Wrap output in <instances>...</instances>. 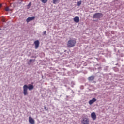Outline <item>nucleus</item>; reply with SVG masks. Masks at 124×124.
I'll use <instances>...</instances> for the list:
<instances>
[{
  "label": "nucleus",
  "mask_w": 124,
  "mask_h": 124,
  "mask_svg": "<svg viewBox=\"0 0 124 124\" xmlns=\"http://www.w3.org/2000/svg\"><path fill=\"white\" fill-rule=\"evenodd\" d=\"M58 1H59V0H53V4H56Z\"/></svg>",
  "instance_id": "obj_13"
},
{
  "label": "nucleus",
  "mask_w": 124,
  "mask_h": 124,
  "mask_svg": "<svg viewBox=\"0 0 124 124\" xmlns=\"http://www.w3.org/2000/svg\"><path fill=\"white\" fill-rule=\"evenodd\" d=\"M95 101H96V99H95V98H93L92 100H90L89 101V104H90V105H92V104H93V103H94Z\"/></svg>",
  "instance_id": "obj_9"
},
{
  "label": "nucleus",
  "mask_w": 124,
  "mask_h": 124,
  "mask_svg": "<svg viewBox=\"0 0 124 124\" xmlns=\"http://www.w3.org/2000/svg\"><path fill=\"white\" fill-rule=\"evenodd\" d=\"M34 19H35V17H34V16L28 17L26 19V22L27 23H29V22H31V21H33V20H34Z\"/></svg>",
  "instance_id": "obj_8"
},
{
  "label": "nucleus",
  "mask_w": 124,
  "mask_h": 124,
  "mask_svg": "<svg viewBox=\"0 0 124 124\" xmlns=\"http://www.w3.org/2000/svg\"><path fill=\"white\" fill-rule=\"evenodd\" d=\"M1 6H2V4H0V8H1Z\"/></svg>",
  "instance_id": "obj_20"
},
{
  "label": "nucleus",
  "mask_w": 124,
  "mask_h": 124,
  "mask_svg": "<svg viewBox=\"0 0 124 124\" xmlns=\"http://www.w3.org/2000/svg\"><path fill=\"white\" fill-rule=\"evenodd\" d=\"M23 94L24 95H28L29 93H28V89L29 91H31V90H33V85L29 84L28 86L27 85H24L23 87Z\"/></svg>",
  "instance_id": "obj_1"
},
{
  "label": "nucleus",
  "mask_w": 124,
  "mask_h": 124,
  "mask_svg": "<svg viewBox=\"0 0 124 124\" xmlns=\"http://www.w3.org/2000/svg\"><path fill=\"white\" fill-rule=\"evenodd\" d=\"M74 21L76 23H79L80 22V19L78 16H76L74 18Z\"/></svg>",
  "instance_id": "obj_10"
},
{
  "label": "nucleus",
  "mask_w": 124,
  "mask_h": 124,
  "mask_svg": "<svg viewBox=\"0 0 124 124\" xmlns=\"http://www.w3.org/2000/svg\"><path fill=\"white\" fill-rule=\"evenodd\" d=\"M75 44H76V40L70 39L68 41L67 46L69 48H72L75 46Z\"/></svg>",
  "instance_id": "obj_2"
},
{
  "label": "nucleus",
  "mask_w": 124,
  "mask_h": 124,
  "mask_svg": "<svg viewBox=\"0 0 124 124\" xmlns=\"http://www.w3.org/2000/svg\"><path fill=\"white\" fill-rule=\"evenodd\" d=\"M46 31H44L43 34L45 35L46 34Z\"/></svg>",
  "instance_id": "obj_19"
},
{
  "label": "nucleus",
  "mask_w": 124,
  "mask_h": 124,
  "mask_svg": "<svg viewBox=\"0 0 124 124\" xmlns=\"http://www.w3.org/2000/svg\"><path fill=\"white\" fill-rule=\"evenodd\" d=\"M82 4V1H79L78 2H77V5L78 6H80Z\"/></svg>",
  "instance_id": "obj_12"
},
{
  "label": "nucleus",
  "mask_w": 124,
  "mask_h": 124,
  "mask_svg": "<svg viewBox=\"0 0 124 124\" xmlns=\"http://www.w3.org/2000/svg\"><path fill=\"white\" fill-rule=\"evenodd\" d=\"M31 3H30L28 4V6H31Z\"/></svg>",
  "instance_id": "obj_18"
},
{
  "label": "nucleus",
  "mask_w": 124,
  "mask_h": 124,
  "mask_svg": "<svg viewBox=\"0 0 124 124\" xmlns=\"http://www.w3.org/2000/svg\"><path fill=\"white\" fill-rule=\"evenodd\" d=\"M29 122L30 124H35V121H34V119L31 118V117L30 116L29 117Z\"/></svg>",
  "instance_id": "obj_5"
},
{
  "label": "nucleus",
  "mask_w": 124,
  "mask_h": 124,
  "mask_svg": "<svg viewBox=\"0 0 124 124\" xmlns=\"http://www.w3.org/2000/svg\"><path fill=\"white\" fill-rule=\"evenodd\" d=\"M35 60H32V59H30V60H29V62H34Z\"/></svg>",
  "instance_id": "obj_16"
},
{
  "label": "nucleus",
  "mask_w": 124,
  "mask_h": 124,
  "mask_svg": "<svg viewBox=\"0 0 124 124\" xmlns=\"http://www.w3.org/2000/svg\"><path fill=\"white\" fill-rule=\"evenodd\" d=\"M44 109H45V110H46V111H47L48 110L46 108V106L44 107Z\"/></svg>",
  "instance_id": "obj_17"
},
{
  "label": "nucleus",
  "mask_w": 124,
  "mask_h": 124,
  "mask_svg": "<svg viewBox=\"0 0 124 124\" xmlns=\"http://www.w3.org/2000/svg\"><path fill=\"white\" fill-rule=\"evenodd\" d=\"M102 16V14L97 13H95L93 16V19H100V17Z\"/></svg>",
  "instance_id": "obj_4"
},
{
  "label": "nucleus",
  "mask_w": 124,
  "mask_h": 124,
  "mask_svg": "<svg viewBox=\"0 0 124 124\" xmlns=\"http://www.w3.org/2000/svg\"><path fill=\"white\" fill-rule=\"evenodd\" d=\"M91 118L93 121L96 120V114H95V112H92L91 113Z\"/></svg>",
  "instance_id": "obj_6"
},
{
  "label": "nucleus",
  "mask_w": 124,
  "mask_h": 124,
  "mask_svg": "<svg viewBox=\"0 0 124 124\" xmlns=\"http://www.w3.org/2000/svg\"><path fill=\"white\" fill-rule=\"evenodd\" d=\"M34 44H35V49H38V47H39V40L35 41L34 42Z\"/></svg>",
  "instance_id": "obj_7"
},
{
  "label": "nucleus",
  "mask_w": 124,
  "mask_h": 124,
  "mask_svg": "<svg viewBox=\"0 0 124 124\" xmlns=\"http://www.w3.org/2000/svg\"><path fill=\"white\" fill-rule=\"evenodd\" d=\"M89 81H93L94 80V76H91L88 78Z\"/></svg>",
  "instance_id": "obj_11"
},
{
  "label": "nucleus",
  "mask_w": 124,
  "mask_h": 124,
  "mask_svg": "<svg viewBox=\"0 0 124 124\" xmlns=\"http://www.w3.org/2000/svg\"><path fill=\"white\" fill-rule=\"evenodd\" d=\"M5 11H9L10 10L9 9V7H6L5 8Z\"/></svg>",
  "instance_id": "obj_15"
},
{
  "label": "nucleus",
  "mask_w": 124,
  "mask_h": 124,
  "mask_svg": "<svg viewBox=\"0 0 124 124\" xmlns=\"http://www.w3.org/2000/svg\"><path fill=\"white\" fill-rule=\"evenodd\" d=\"M41 1L43 3H46L48 1V0H41Z\"/></svg>",
  "instance_id": "obj_14"
},
{
  "label": "nucleus",
  "mask_w": 124,
  "mask_h": 124,
  "mask_svg": "<svg viewBox=\"0 0 124 124\" xmlns=\"http://www.w3.org/2000/svg\"><path fill=\"white\" fill-rule=\"evenodd\" d=\"M81 124H90L89 118H87L86 117L82 118L81 120Z\"/></svg>",
  "instance_id": "obj_3"
},
{
  "label": "nucleus",
  "mask_w": 124,
  "mask_h": 124,
  "mask_svg": "<svg viewBox=\"0 0 124 124\" xmlns=\"http://www.w3.org/2000/svg\"><path fill=\"white\" fill-rule=\"evenodd\" d=\"M1 30L0 28V30Z\"/></svg>",
  "instance_id": "obj_21"
}]
</instances>
